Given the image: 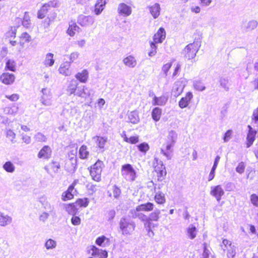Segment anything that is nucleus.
Segmentation results:
<instances>
[{"label":"nucleus","instance_id":"nucleus-19","mask_svg":"<svg viewBox=\"0 0 258 258\" xmlns=\"http://www.w3.org/2000/svg\"><path fill=\"white\" fill-rule=\"evenodd\" d=\"M193 94L190 92L186 93L185 96L182 97L178 102V105L181 109H183L188 106L191 100L193 98Z\"/></svg>","mask_w":258,"mask_h":258},{"label":"nucleus","instance_id":"nucleus-32","mask_svg":"<svg viewBox=\"0 0 258 258\" xmlns=\"http://www.w3.org/2000/svg\"><path fill=\"white\" fill-rule=\"evenodd\" d=\"M55 62L54 59V54L52 53H47L45 56V59L43 61V64L46 67H52Z\"/></svg>","mask_w":258,"mask_h":258},{"label":"nucleus","instance_id":"nucleus-33","mask_svg":"<svg viewBox=\"0 0 258 258\" xmlns=\"http://www.w3.org/2000/svg\"><path fill=\"white\" fill-rule=\"evenodd\" d=\"M60 168V165L56 162H52L48 166L45 167V169L47 173L50 174L51 172L56 173Z\"/></svg>","mask_w":258,"mask_h":258},{"label":"nucleus","instance_id":"nucleus-50","mask_svg":"<svg viewBox=\"0 0 258 258\" xmlns=\"http://www.w3.org/2000/svg\"><path fill=\"white\" fill-rule=\"evenodd\" d=\"M6 136L12 143L14 144L16 143L15 139L16 138V134L11 129H6L5 131Z\"/></svg>","mask_w":258,"mask_h":258},{"label":"nucleus","instance_id":"nucleus-34","mask_svg":"<svg viewBox=\"0 0 258 258\" xmlns=\"http://www.w3.org/2000/svg\"><path fill=\"white\" fill-rule=\"evenodd\" d=\"M106 2L104 0H98L95 5L94 13L96 15H99L104 9Z\"/></svg>","mask_w":258,"mask_h":258},{"label":"nucleus","instance_id":"nucleus-62","mask_svg":"<svg viewBox=\"0 0 258 258\" xmlns=\"http://www.w3.org/2000/svg\"><path fill=\"white\" fill-rule=\"evenodd\" d=\"M52 214H50L47 212H42L39 216V220L40 221L45 222L48 219V217Z\"/></svg>","mask_w":258,"mask_h":258},{"label":"nucleus","instance_id":"nucleus-12","mask_svg":"<svg viewBox=\"0 0 258 258\" xmlns=\"http://www.w3.org/2000/svg\"><path fill=\"white\" fill-rule=\"evenodd\" d=\"M89 252L92 256H97L99 258H107L108 256L107 252L106 250L99 249L94 245L90 246Z\"/></svg>","mask_w":258,"mask_h":258},{"label":"nucleus","instance_id":"nucleus-7","mask_svg":"<svg viewBox=\"0 0 258 258\" xmlns=\"http://www.w3.org/2000/svg\"><path fill=\"white\" fill-rule=\"evenodd\" d=\"M223 249L227 250V256L228 258H233L236 254V246L227 239H223L221 245Z\"/></svg>","mask_w":258,"mask_h":258},{"label":"nucleus","instance_id":"nucleus-20","mask_svg":"<svg viewBox=\"0 0 258 258\" xmlns=\"http://www.w3.org/2000/svg\"><path fill=\"white\" fill-rule=\"evenodd\" d=\"M52 150L48 146H44L38 153L37 157L40 159H48L51 157Z\"/></svg>","mask_w":258,"mask_h":258},{"label":"nucleus","instance_id":"nucleus-57","mask_svg":"<svg viewBox=\"0 0 258 258\" xmlns=\"http://www.w3.org/2000/svg\"><path fill=\"white\" fill-rule=\"evenodd\" d=\"M193 85L195 89L200 91H203L206 88L204 84L199 80L195 81Z\"/></svg>","mask_w":258,"mask_h":258},{"label":"nucleus","instance_id":"nucleus-4","mask_svg":"<svg viewBox=\"0 0 258 258\" xmlns=\"http://www.w3.org/2000/svg\"><path fill=\"white\" fill-rule=\"evenodd\" d=\"M120 228L123 235H130L134 231L135 224L126 218H122L119 222Z\"/></svg>","mask_w":258,"mask_h":258},{"label":"nucleus","instance_id":"nucleus-3","mask_svg":"<svg viewBox=\"0 0 258 258\" xmlns=\"http://www.w3.org/2000/svg\"><path fill=\"white\" fill-rule=\"evenodd\" d=\"M121 174L126 181H133L136 178V171L130 164H126L121 166Z\"/></svg>","mask_w":258,"mask_h":258},{"label":"nucleus","instance_id":"nucleus-23","mask_svg":"<svg viewBox=\"0 0 258 258\" xmlns=\"http://www.w3.org/2000/svg\"><path fill=\"white\" fill-rule=\"evenodd\" d=\"M248 132L246 137V147H250L253 144L256 135V131L250 125H248Z\"/></svg>","mask_w":258,"mask_h":258},{"label":"nucleus","instance_id":"nucleus-29","mask_svg":"<svg viewBox=\"0 0 258 258\" xmlns=\"http://www.w3.org/2000/svg\"><path fill=\"white\" fill-rule=\"evenodd\" d=\"M154 207V205L153 203L148 202L146 204H141L139 206H138L135 210L139 212H150L153 210Z\"/></svg>","mask_w":258,"mask_h":258},{"label":"nucleus","instance_id":"nucleus-51","mask_svg":"<svg viewBox=\"0 0 258 258\" xmlns=\"http://www.w3.org/2000/svg\"><path fill=\"white\" fill-rule=\"evenodd\" d=\"M17 30L16 27H11L6 33V38L9 40L10 39H15L16 37Z\"/></svg>","mask_w":258,"mask_h":258},{"label":"nucleus","instance_id":"nucleus-36","mask_svg":"<svg viewBox=\"0 0 258 258\" xmlns=\"http://www.w3.org/2000/svg\"><path fill=\"white\" fill-rule=\"evenodd\" d=\"M109 238L103 235L97 238L95 243L98 246L105 247L109 244Z\"/></svg>","mask_w":258,"mask_h":258},{"label":"nucleus","instance_id":"nucleus-8","mask_svg":"<svg viewBox=\"0 0 258 258\" xmlns=\"http://www.w3.org/2000/svg\"><path fill=\"white\" fill-rule=\"evenodd\" d=\"M187 81L184 78H181L173 84L171 93L174 97H178L183 92Z\"/></svg>","mask_w":258,"mask_h":258},{"label":"nucleus","instance_id":"nucleus-48","mask_svg":"<svg viewBox=\"0 0 258 258\" xmlns=\"http://www.w3.org/2000/svg\"><path fill=\"white\" fill-rule=\"evenodd\" d=\"M177 137V134L175 131H171L169 132L167 136V143L174 145Z\"/></svg>","mask_w":258,"mask_h":258},{"label":"nucleus","instance_id":"nucleus-38","mask_svg":"<svg viewBox=\"0 0 258 258\" xmlns=\"http://www.w3.org/2000/svg\"><path fill=\"white\" fill-rule=\"evenodd\" d=\"M168 100V98L165 96H161L157 97L154 96L153 100V104L154 105L163 106L164 105Z\"/></svg>","mask_w":258,"mask_h":258},{"label":"nucleus","instance_id":"nucleus-42","mask_svg":"<svg viewBox=\"0 0 258 258\" xmlns=\"http://www.w3.org/2000/svg\"><path fill=\"white\" fill-rule=\"evenodd\" d=\"M56 246V241L51 238L47 239L44 244L45 248L48 250L55 249Z\"/></svg>","mask_w":258,"mask_h":258},{"label":"nucleus","instance_id":"nucleus-13","mask_svg":"<svg viewBox=\"0 0 258 258\" xmlns=\"http://www.w3.org/2000/svg\"><path fill=\"white\" fill-rule=\"evenodd\" d=\"M210 194L215 197L218 202H219L224 194V191L220 185L213 186L211 187Z\"/></svg>","mask_w":258,"mask_h":258},{"label":"nucleus","instance_id":"nucleus-24","mask_svg":"<svg viewBox=\"0 0 258 258\" xmlns=\"http://www.w3.org/2000/svg\"><path fill=\"white\" fill-rule=\"evenodd\" d=\"M51 6H54L53 5L52 2H49L48 3L44 4L38 11L37 17L39 19L44 18L48 12V8Z\"/></svg>","mask_w":258,"mask_h":258},{"label":"nucleus","instance_id":"nucleus-55","mask_svg":"<svg viewBox=\"0 0 258 258\" xmlns=\"http://www.w3.org/2000/svg\"><path fill=\"white\" fill-rule=\"evenodd\" d=\"M160 211L159 210H155L154 212L151 213L149 217V222L150 221H157L159 218Z\"/></svg>","mask_w":258,"mask_h":258},{"label":"nucleus","instance_id":"nucleus-21","mask_svg":"<svg viewBox=\"0 0 258 258\" xmlns=\"http://www.w3.org/2000/svg\"><path fill=\"white\" fill-rule=\"evenodd\" d=\"M92 91V89L83 86L82 87L78 88L75 95L81 98H86L91 96Z\"/></svg>","mask_w":258,"mask_h":258},{"label":"nucleus","instance_id":"nucleus-17","mask_svg":"<svg viewBox=\"0 0 258 258\" xmlns=\"http://www.w3.org/2000/svg\"><path fill=\"white\" fill-rule=\"evenodd\" d=\"M150 14L155 19L158 18L160 15L161 7L160 5L158 3H154L152 5L148 6L147 7Z\"/></svg>","mask_w":258,"mask_h":258},{"label":"nucleus","instance_id":"nucleus-18","mask_svg":"<svg viewBox=\"0 0 258 258\" xmlns=\"http://www.w3.org/2000/svg\"><path fill=\"white\" fill-rule=\"evenodd\" d=\"M15 76L13 74L4 73L0 76L1 81L5 85H12L15 80Z\"/></svg>","mask_w":258,"mask_h":258},{"label":"nucleus","instance_id":"nucleus-59","mask_svg":"<svg viewBox=\"0 0 258 258\" xmlns=\"http://www.w3.org/2000/svg\"><path fill=\"white\" fill-rule=\"evenodd\" d=\"M89 203V200L88 198L79 199L76 204L81 207H87Z\"/></svg>","mask_w":258,"mask_h":258},{"label":"nucleus","instance_id":"nucleus-41","mask_svg":"<svg viewBox=\"0 0 258 258\" xmlns=\"http://www.w3.org/2000/svg\"><path fill=\"white\" fill-rule=\"evenodd\" d=\"M19 110V107L14 104L11 106L7 107L4 109V112L6 114L10 115H15L17 113Z\"/></svg>","mask_w":258,"mask_h":258},{"label":"nucleus","instance_id":"nucleus-2","mask_svg":"<svg viewBox=\"0 0 258 258\" xmlns=\"http://www.w3.org/2000/svg\"><path fill=\"white\" fill-rule=\"evenodd\" d=\"M104 164L102 161L98 160L89 169L90 174L93 180L99 182L101 179V173Z\"/></svg>","mask_w":258,"mask_h":258},{"label":"nucleus","instance_id":"nucleus-47","mask_svg":"<svg viewBox=\"0 0 258 258\" xmlns=\"http://www.w3.org/2000/svg\"><path fill=\"white\" fill-rule=\"evenodd\" d=\"M162 114V109L159 107H155L152 112V117L155 121L160 120Z\"/></svg>","mask_w":258,"mask_h":258},{"label":"nucleus","instance_id":"nucleus-26","mask_svg":"<svg viewBox=\"0 0 258 258\" xmlns=\"http://www.w3.org/2000/svg\"><path fill=\"white\" fill-rule=\"evenodd\" d=\"M78 82L74 79L69 82L66 90L69 95H75V92L78 89Z\"/></svg>","mask_w":258,"mask_h":258},{"label":"nucleus","instance_id":"nucleus-60","mask_svg":"<svg viewBox=\"0 0 258 258\" xmlns=\"http://www.w3.org/2000/svg\"><path fill=\"white\" fill-rule=\"evenodd\" d=\"M137 147L139 150L140 152L144 153V154H146L150 148L149 145L146 143H141V144L138 145Z\"/></svg>","mask_w":258,"mask_h":258},{"label":"nucleus","instance_id":"nucleus-16","mask_svg":"<svg viewBox=\"0 0 258 258\" xmlns=\"http://www.w3.org/2000/svg\"><path fill=\"white\" fill-rule=\"evenodd\" d=\"M166 38V32L165 29L161 27L157 32L154 35L153 39L154 42L156 43H161Z\"/></svg>","mask_w":258,"mask_h":258},{"label":"nucleus","instance_id":"nucleus-39","mask_svg":"<svg viewBox=\"0 0 258 258\" xmlns=\"http://www.w3.org/2000/svg\"><path fill=\"white\" fill-rule=\"evenodd\" d=\"M131 213L133 218H139L142 221L149 222V217L142 213H139V211L133 210L131 211Z\"/></svg>","mask_w":258,"mask_h":258},{"label":"nucleus","instance_id":"nucleus-44","mask_svg":"<svg viewBox=\"0 0 258 258\" xmlns=\"http://www.w3.org/2000/svg\"><path fill=\"white\" fill-rule=\"evenodd\" d=\"M80 28L75 23L72 22L69 24V27L67 30V33L71 36H73Z\"/></svg>","mask_w":258,"mask_h":258},{"label":"nucleus","instance_id":"nucleus-54","mask_svg":"<svg viewBox=\"0 0 258 258\" xmlns=\"http://www.w3.org/2000/svg\"><path fill=\"white\" fill-rule=\"evenodd\" d=\"M156 44L157 43L153 41L150 42V48L148 52V55L149 56L152 57L155 56L157 53V46Z\"/></svg>","mask_w":258,"mask_h":258},{"label":"nucleus","instance_id":"nucleus-6","mask_svg":"<svg viewBox=\"0 0 258 258\" xmlns=\"http://www.w3.org/2000/svg\"><path fill=\"white\" fill-rule=\"evenodd\" d=\"M199 48L197 43H192L188 44L184 49L183 53L185 57L188 59L194 58Z\"/></svg>","mask_w":258,"mask_h":258},{"label":"nucleus","instance_id":"nucleus-61","mask_svg":"<svg viewBox=\"0 0 258 258\" xmlns=\"http://www.w3.org/2000/svg\"><path fill=\"white\" fill-rule=\"evenodd\" d=\"M80 56V53L78 51H74L72 52L69 55V60L70 61L69 62L71 63L75 62L77 59H78Z\"/></svg>","mask_w":258,"mask_h":258},{"label":"nucleus","instance_id":"nucleus-28","mask_svg":"<svg viewBox=\"0 0 258 258\" xmlns=\"http://www.w3.org/2000/svg\"><path fill=\"white\" fill-rule=\"evenodd\" d=\"M128 121L133 124H137L140 122L139 113L137 111H133L127 114Z\"/></svg>","mask_w":258,"mask_h":258},{"label":"nucleus","instance_id":"nucleus-15","mask_svg":"<svg viewBox=\"0 0 258 258\" xmlns=\"http://www.w3.org/2000/svg\"><path fill=\"white\" fill-rule=\"evenodd\" d=\"M173 146L174 145L166 142L161 149V153L166 157L167 160H170L172 157L173 150L172 148Z\"/></svg>","mask_w":258,"mask_h":258},{"label":"nucleus","instance_id":"nucleus-53","mask_svg":"<svg viewBox=\"0 0 258 258\" xmlns=\"http://www.w3.org/2000/svg\"><path fill=\"white\" fill-rule=\"evenodd\" d=\"M257 24L258 23L256 21L251 20L246 24L244 27V30L246 31L253 30L257 27Z\"/></svg>","mask_w":258,"mask_h":258},{"label":"nucleus","instance_id":"nucleus-43","mask_svg":"<svg viewBox=\"0 0 258 258\" xmlns=\"http://www.w3.org/2000/svg\"><path fill=\"white\" fill-rule=\"evenodd\" d=\"M31 37L29 34L26 32L23 33L20 36L19 44L23 47L26 43L29 42L31 40Z\"/></svg>","mask_w":258,"mask_h":258},{"label":"nucleus","instance_id":"nucleus-25","mask_svg":"<svg viewBox=\"0 0 258 258\" xmlns=\"http://www.w3.org/2000/svg\"><path fill=\"white\" fill-rule=\"evenodd\" d=\"M122 62L125 66L130 68H135L137 64V59L132 55L124 57L122 60Z\"/></svg>","mask_w":258,"mask_h":258},{"label":"nucleus","instance_id":"nucleus-56","mask_svg":"<svg viewBox=\"0 0 258 258\" xmlns=\"http://www.w3.org/2000/svg\"><path fill=\"white\" fill-rule=\"evenodd\" d=\"M34 139L37 142H45L47 141V137L41 133H37L34 137Z\"/></svg>","mask_w":258,"mask_h":258},{"label":"nucleus","instance_id":"nucleus-5","mask_svg":"<svg viewBox=\"0 0 258 258\" xmlns=\"http://www.w3.org/2000/svg\"><path fill=\"white\" fill-rule=\"evenodd\" d=\"M39 101L45 106H50L53 104L52 94L50 89L45 88L41 89Z\"/></svg>","mask_w":258,"mask_h":258},{"label":"nucleus","instance_id":"nucleus-63","mask_svg":"<svg viewBox=\"0 0 258 258\" xmlns=\"http://www.w3.org/2000/svg\"><path fill=\"white\" fill-rule=\"evenodd\" d=\"M220 85L225 90H229V81L227 78H221L220 80Z\"/></svg>","mask_w":258,"mask_h":258},{"label":"nucleus","instance_id":"nucleus-40","mask_svg":"<svg viewBox=\"0 0 258 258\" xmlns=\"http://www.w3.org/2000/svg\"><path fill=\"white\" fill-rule=\"evenodd\" d=\"M66 211L70 215H74L78 212V209L75 204H64Z\"/></svg>","mask_w":258,"mask_h":258},{"label":"nucleus","instance_id":"nucleus-46","mask_svg":"<svg viewBox=\"0 0 258 258\" xmlns=\"http://www.w3.org/2000/svg\"><path fill=\"white\" fill-rule=\"evenodd\" d=\"M89 155V152L88 150L87 147L85 145H82L79 152V155L81 159H85L87 158Z\"/></svg>","mask_w":258,"mask_h":258},{"label":"nucleus","instance_id":"nucleus-45","mask_svg":"<svg viewBox=\"0 0 258 258\" xmlns=\"http://www.w3.org/2000/svg\"><path fill=\"white\" fill-rule=\"evenodd\" d=\"M154 199L156 202L158 204H163L166 201L165 195L160 191L156 193Z\"/></svg>","mask_w":258,"mask_h":258},{"label":"nucleus","instance_id":"nucleus-27","mask_svg":"<svg viewBox=\"0 0 258 258\" xmlns=\"http://www.w3.org/2000/svg\"><path fill=\"white\" fill-rule=\"evenodd\" d=\"M89 77V73L87 70H83L80 72L77 73L75 78L81 83L87 82Z\"/></svg>","mask_w":258,"mask_h":258},{"label":"nucleus","instance_id":"nucleus-64","mask_svg":"<svg viewBox=\"0 0 258 258\" xmlns=\"http://www.w3.org/2000/svg\"><path fill=\"white\" fill-rule=\"evenodd\" d=\"M252 119L254 123L258 125V107L253 110Z\"/></svg>","mask_w":258,"mask_h":258},{"label":"nucleus","instance_id":"nucleus-11","mask_svg":"<svg viewBox=\"0 0 258 258\" xmlns=\"http://www.w3.org/2000/svg\"><path fill=\"white\" fill-rule=\"evenodd\" d=\"M71 66V64L69 61H64L61 63L58 69L59 73L65 77L70 76L72 74Z\"/></svg>","mask_w":258,"mask_h":258},{"label":"nucleus","instance_id":"nucleus-1","mask_svg":"<svg viewBox=\"0 0 258 258\" xmlns=\"http://www.w3.org/2000/svg\"><path fill=\"white\" fill-rule=\"evenodd\" d=\"M153 166L156 173L157 180L160 181H163L167 174L165 167L163 162L159 160L158 158L154 157Z\"/></svg>","mask_w":258,"mask_h":258},{"label":"nucleus","instance_id":"nucleus-35","mask_svg":"<svg viewBox=\"0 0 258 258\" xmlns=\"http://www.w3.org/2000/svg\"><path fill=\"white\" fill-rule=\"evenodd\" d=\"M197 232L198 230L193 224H190L186 228L187 235L190 239H193L196 237Z\"/></svg>","mask_w":258,"mask_h":258},{"label":"nucleus","instance_id":"nucleus-10","mask_svg":"<svg viewBox=\"0 0 258 258\" xmlns=\"http://www.w3.org/2000/svg\"><path fill=\"white\" fill-rule=\"evenodd\" d=\"M39 202L41 204L42 208L45 212H47L52 214H55L53 205L51 204L49 200L45 196H43L40 197Z\"/></svg>","mask_w":258,"mask_h":258},{"label":"nucleus","instance_id":"nucleus-22","mask_svg":"<svg viewBox=\"0 0 258 258\" xmlns=\"http://www.w3.org/2000/svg\"><path fill=\"white\" fill-rule=\"evenodd\" d=\"M76 192V190L75 189L74 185H70L68 187V189L62 193L61 196L62 200L63 201H67L72 199Z\"/></svg>","mask_w":258,"mask_h":258},{"label":"nucleus","instance_id":"nucleus-31","mask_svg":"<svg viewBox=\"0 0 258 258\" xmlns=\"http://www.w3.org/2000/svg\"><path fill=\"white\" fill-rule=\"evenodd\" d=\"M12 222V218L8 215L0 212V226H6L10 224Z\"/></svg>","mask_w":258,"mask_h":258},{"label":"nucleus","instance_id":"nucleus-9","mask_svg":"<svg viewBox=\"0 0 258 258\" xmlns=\"http://www.w3.org/2000/svg\"><path fill=\"white\" fill-rule=\"evenodd\" d=\"M78 23L82 27H90L93 25L95 18L92 16L80 15L78 18Z\"/></svg>","mask_w":258,"mask_h":258},{"label":"nucleus","instance_id":"nucleus-49","mask_svg":"<svg viewBox=\"0 0 258 258\" xmlns=\"http://www.w3.org/2000/svg\"><path fill=\"white\" fill-rule=\"evenodd\" d=\"M4 169L9 173H13L15 170V166L11 161H7L3 166Z\"/></svg>","mask_w":258,"mask_h":258},{"label":"nucleus","instance_id":"nucleus-30","mask_svg":"<svg viewBox=\"0 0 258 258\" xmlns=\"http://www.w3.org/2000/svg\"><path fill=\"white\" fill-rule=\"evenodd\" d=\"M93 140L98 148L103 149L107 142V138L96 136L93 138Z\"/></svg>","mask_w":258,"mask_h":258},{"label":"nucleus","instance_id":"nucleus-52","mask_svg":"<svg viewBox=\"0 0 258 258\" xmlns=\"http://www.w3.org/2000/svg\"><path fill=\"white\" fill-rule=\"evenodd\" d=\"M6 68L11 71L15 72L16 70V62L14 60L8 59L6 62Z\"/></svg>","mask_w":258,"mask_h":258},{"label":"nucleus","instance_id":"nucleus-14","mask_svg":"<svg viewBox=\"0 0 258 258\" xmlns=\"http://www.w3.org/2000/svg\"><path fill=\"white\" fill-rule=\"evenodd\" d=\"M117 12L120 15L127 17L132 14V9L131 6L122 3L118 5Z\"/></svg>","mask_w":258,"mask_h":258},{"label":"nucleus","instance_id":"nucleus-37","mask_svg":"<svg viewBox=\"0 0 258 258\" xmlns=\"http://www.w3.org/2000/svg\"><path fill=\"white\" fill-rule=\"evenodd\" d=\"M108 196L111 198L117 199L121 194V190L116 185H113L111 189L107 192Z\"/></svg>","mask_w":258,"mask_h":258},{"label":"nucleus","instance_id":"nucleus-58","mask_svg":"<svg viewBox=\"0 0 258 258\" xmlns=\"http://www.w3.org/2000/svg\"><path fill=\"white\" fill-rule=\"evenodd\" d=\"M22 24L26 28H29L30 26V17L27 12L25 13Z\"/></svg>","mask_w":258,"mask_h":258}]
</instances>
